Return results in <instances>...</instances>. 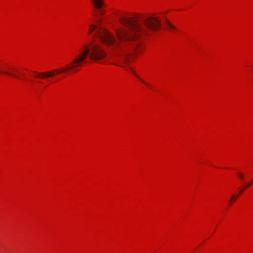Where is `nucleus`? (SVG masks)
<instances>
[{
  "instance_id": "0eeeda50",
  "label": "nucleus",
  "mask_w": 253,
  "mask_h": 253,
  "mask_svg": "<svg viewBox=\"0 0 253 253\" xmlns=\"http://www.w3.org/2000/svg\"><path fill=\"white\" fill-rule=\"evenodd\" d=\"M238 175L240 177V178L241 179V180H243L244 179V175L242 173H238Z\"/></svg>"
},
{
  "instance_id": "f257e3e1",
  "label": "nucleus",
  "mask_w": 253,
  "mask_h": 253,
  "mask_svg": "<svg viewBox=\"0 0 253 253\" xmlns=\"http://www.w3.org/2000/svg\"><path fill=\"white\" fill-rule=\"evenodd\" d=\"M120 23L125 27H120L115 30L116 34L121 44L116 41L115 37L108 30L99 27L97 28L94 25H91L89 31V33L96 30L95 33L101 41L105 45L111 46L114 44V47H120L126 45L137 40L142 34L147 33L148 31H156L161 28V23L156 17H145L142 15H138L134 17L127 18L121 17L119 18ZM122 50V54L117 52V55L126 64H128L132 60L133 56L126 54Z\"/></svg>"
},
{
  "instance_id": "423d86ee",
  "label": "nucleus",
  "mask_w": 253,
  "mask_h": 253,
  "mask_svg": "<svg viewBox=\"0 0 253 253\" xmlns=\"http://www.w3.org/2000/svg\"><path fill=\"white\" fill-rule=\"evenodd\" d=\"M243 191V190H242L239 193V194L236 197L235 196H233L231 197V199H230V201L231 202L233 200H235L236 199V198L242 192V191Z\"/></svg>"
},
{
  "instance_id": "9d476101",
  "label": "nucleus",
  "mask_w": 253,
  "mask_h": 253,
  "mask_svg": "<svg viewBox=\"0 0 253 253\" xmlns=\"http://www.w3.org/2000/svg\"><path fill=\"white\" fill-rule=\"evenodd\" d=\"M138 43H136L134 45V47H135L137 45H138Z\"/></svg>"
},
{
  "instance_id": "1a4fd4ad",
  "label": "nucleus",
  "mask_w": 253,
  "mask_h": 253,
  "mask_svg": "<svg viewBox=\"0 0 253 253\" xmlns=\"http://www.w3.org/2000/svg\"><path fill=\"white\" fill-rule=\"evenodd\" d=\"M133 73H134V74H135V75H136V76H137V77H138V78H139V79H140V80H141L143 83H144L146 85H148V84H147L145 81H143V80H142L141 78H139V77H138V76L135 74V73H134V72H133Z\"/></svg>"
},
{
  "instance_id": "6e6552de",
  "label": "nucleus",
  "mask_w": 253,
  "mask_h": 253,
  "mask_svg": "<svg viewBox=\"0 0 253 253\" xmlns=\"http://www.w3.org/2000/svg\"><path fill=\"white\" fill-rule=\"evenodd\" d=\"M253 183V179L252 181H251V183H249L247 185V186L243 189V190L245 189L246 188L249 187L252 183Z\"/></svg>"
},
{
  "instance_id": "39448f33",
  "label": "nucleus",
  "mask_w": 253,
  "mask_h": 253,
  "mask_svg": "<svg viewBox=\"0 0 253 253\" xmlns=\"http://www.w3.org/2000/svg\"><path fill=\"white\" fill-rule=\"evenodd\" d=\"M0 73L5 74H6V75H9L10 76H12V77H16V75L13 73H9L8 72H3L1 70H0Z\"/></svg>"
},
{
  "instance_id": "7ed1b4c3",
  "label": "nucleus",
  "mask_w": 253,
  "mask_h": 253,
  "mask_svg": "<svg viewBox=\"0 0 253 253\" xmlns=\"http://www.w3.org/2000/svg\"><path fill=\"white\" fill-rule=\"evenodd\" d=\"M93 3L97 10L96 16L99 17L100 16L103 15L105 13L103 9V7L104 5L103 0H93Z\"/></svg>"
},
{
  "instance_id": "f03ea898",
  "label": "nucleus",
  "mask_w": 253,
  "mask_h": 253,
  "mask_svg": "<svg viewBox=\"0 0 253 253\" xmlns=\"http://www.w3.org/2000/svg\"><path fill=\"white\" fill-rule=\"evenodd\" d=\"M88 56L92 61L101 63V61L106 56V53L99 45L93 44L89 46L84 45L80 50L77 56L68 64L59 69H53L46 72L34 71L36 78L46 79L53 77L56 74L68 72H76L87 59Z\"/></svg>"
},
{
  "instance_id": "20e7f679",
  "label": "nucleus",
  "mask_w": 253,
  "mask_h": 253,
  "mask_svg": "<svg viewBox=\"0 0 253 253\" xmlns=\"http://www.w3.org/2000/svg\"><path fill=\"white\" fill-rule=\"evenodd\" d=\"M166 22L168 26V27L169 29H173V30L176 29V27L174 26H173L168 20L166 19Z\"/></svg>"
}]
</instances>
